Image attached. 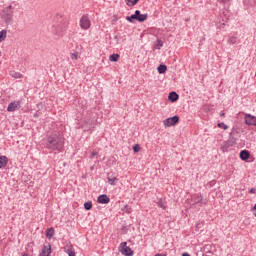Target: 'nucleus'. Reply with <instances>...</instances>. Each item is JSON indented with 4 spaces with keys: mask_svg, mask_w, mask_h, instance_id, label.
<instances>
[{
    "mask_svg": "<svg viewBox=\"0 0 256 256\" xmlns=\"http://www.w3.org/2000/svg\"><path fill=\"white\" fill-rule=\"evenodd\" d=\"M84 209L85 211H91V209H93V202L92 201L85 202Z\"/></svg>",
    "mask_w": 256,
    "mask_h": 256,
    "instance_id": "obj_26",
    "label": "nucleus"
},
{
    "mask_svg": "<svg viewBox=\"0 0 256 256\" xmlns=\"http://www.w3.org/2000/svg\"><path fill=\"white\" fill-rule=\"evenodd\" d=\"M228 43L230 45H237V43H239V38H237L236 36H230L228 38Z\"/></svg>",
    "mask_w": 256,
    "mask_h": 256,
    "instance_id": "obj_23",
    "label": "nucleus"
},
{
    "mask_svg": "<svg viewBox=\"0 0 256 256\" xmlns=\"http://www.w3.org/2000/svg\"><path fill=\"white\" fill-rule=\"evenodd\" d=\"M220 117H225V112H221Z\"/></svg>",
    "mask_w": 256,
    "mask_h": 256,
    "instance_id": "obj_38",
    "label": "nucleus"
},
{
    "mask_svg": "<svg viewBox=\"0 0 256 256\" xmlns=\"http://www.w3.org/2000/svg\"><path fill=\"white\" fill-rule=\"evenodd\" d=\"M10 75H11L14 79H23V74H21V72L10 71Z\"/></svg>",
    "mask_w": 256,
    "mask_h": 256,
    "instance_id": "obj_24",
    "label": "nucleus"
},
{
    "mask_svg": "<svg viewBox=\"0 0 256 256\" xmlns=\"http://www.w3.org/2000/svg\"><path fill=\"white\" fill-rule=\"evenodd\" d=\"M132 149L134 153H139V151H141V145L135 144Z\"/></svg>",
    "mask_w": 256,
    "mask_h": 256,
    "instance_id": "obj_31",
    "label": "nucleus"
},
{
    "mask_svg": "<svg viewBox=\"0 0 256 256\" xmlns=\"http://www.w3.org/2000/svg\"><path fill=\"white\" fill-rule=\"evenodd\" d=\"M239 156L242 161H247L251 157V153L248 150H241Z\"/></svg>",
    "mask_w": 256,
    "mask_h": 256,
    "instance_id": "obj_17",
    "label": "nucleus"
},
{
    "mask_svg": "<svg viewBox=\"0 0 256 256\" xmlns=\"http://www.w3.org/2000/svg\"><path fill=\"white\" fill-rule=\"evenodd\" d=\"M119 54H112L109 56V60L112 62V63H117L119 61Z\"/></svg>",
    "mask_w": 256,
    "mask_h": 256,
    "instance_id": "obj_27",
    "label": "nucleus"
},
{
    "mask_svg": "<svg viewBox=\"0 0 256 256\" xmlns=\"http://www.w3.org/2000/svg\"><path fill=\"white\" fill-rule=\"evenodd\" d=\"M157 71L160 75H163L164 73H167V65L160 64L157 68Z\"/></svg>",
    "mask_w": 256,
    "mask_h": 256,
    "instance_id": "obj_20",
    "label": "nucleus"
},
{
    "mask_svg": "<svg viewBox=\"0 0 256 256\" xmlns=\"http://www.w3.org/2000/svg\"><path fill=\"white\" fill-rule=\"evenodd\" d=\"M137 16H136V21L139 23H143L144 21H147V18L149 17L148 14H141V11L136 10Z\"/></svg>",
    "mask_w": 256,
    "mask_h": 256,
    "instance_id": "obj_14",
    "label": "nucleus"
},
{
    "mask_svg": "<svg viewBox=\"0 0 256 256\" xmlns=\"http://www.w3.org/2000/svg\"><path fill=\"white\" fill-rule=\"evenodd\" d=\"M163 47V41L157 40L156 49H161Z\"/></svg>",
    "mask_w": 256,
    "mask_h": 256,
    "instance_id": "obj_33",
    "label": "nucleus"
},
{
    "mask_svg": "<svg viewBox=\"0 0 256 256\" xmlns=\"http://www.w3.org/2000/svg\"><path fill=\"white\" fill-rule=\"evenodd\" d=\"M253 211H256V203H255V205H254V207H253Z\"/></svg>",
    "mask_w": 256,
    "mask_h": 256,
    "instance_id": "obj_39",
    "label": "nucleus"
},
{
    "mask_svg": "<svg viewBox=\"0 0 256 256\" xmlns=\"http://www.w3.org/2000/svg\"><path fill=\"white\" fill-rule=\"evenodd\" d=\"M7 163H9V159L7 156H0V169H3V167H7Z\"/></svg>",
    "mask_w": 256,
    "mask_h": 256,
    "instance_id": "obj_18",
    "label": "nucleus"
},
{
    "mask_svg": "<svg viewBox=\"0 0 256 256\" xmlns=\"http://www.w3.org/2000/svg\"><path fill=\"white\" fill-rule=\"evenodd\" d=\"M13 11H14V8L11 5L3 9L2 19H4L5 23H11V21H13Z\"/></svg>",
    "mask_w": 256,
    "mask_h": 256,
    "instance_id": "obj_3",
    "label": "nucleus"
},
{
    "mask_svg": "<svg viewBox=\"0 0 256 256\" xmlns=\"http://www.w3.org/2000/svg\"><path fill=\"white\" fill-rule=\"evenodd\" d=\"M81 129H83V131H91L92 129H95V119L92 117L85 118L81 125Z\"/></svg>",
    "mask_w": 256,
    "mask_h": 256,
    "instance_id": "obj_4",
    "label": "nucleus"
},
{
    "mask_svg": "<svg viewBox=\"0 0 256 256\" xmlns=\"http://www.w3.org/2000/svg\"><path fill=\"white\" fill-rule=\"evenodd\" d=\"M237 145V140L231 136L225 141L221 147L222 151H227L230 147H235Z\"/></svg>",
    "mask_w": 256,
    "mask_h": 256,
    "instance_id": "obj_8",
    "label": "nucleus"
},
{
    "mask_svg": "<svg viewBox=\"0 0 256 256\" xmlns=\"http://www.w3.org/2000/svg\"><path fill=\"white\" fill-rule=\"evenodd\" d=\"M217 127H219L220 129H224V131H227V129H229V126H227L225 123L220 122L217 124Z\"/></svg>",
    "mask_w": 256,
    "mask_h": 256,
    "instance_id": "obj_30",
    "label": "nucleus"
},
{
    "mask_svg": "<svg viewBox=\"0 0 256 256\" xmlns=\"http://www.w3.org/2000/svg\"><path fill=\"white\" fill-rule=\"evenodd\" d=\"M117 181H119V179H117V177H115V176H108V183H109V185H117Z\"/></svg>",
    "mask_w": 256,
    "mask_h": 256,
    "instance_id": "obj_25",
    "label": "nucleus"
},
{
    "mask_svg": "<svg viewBox=\"0 0 256 256\" xmlns=\"http://www.w3.org/2000/svg\"><path fill=\"white\" fill-rule=\"evenodd\" d=\"M78 57H79V53L78 52H74V53L71 54V59L73 61H77Z\"/></svg>",
    "mask_w": 256,
    "mask_h": 256,
    "instance_id": "obj_32",
    "label": "nucleus"
},
{
    "mask_svg": "<svg viewBox=\"0 0 256 256\" xmlns=\"http://www.w3.org/2000/svg\"><path fill=\"white\" fill-rule=\"evenodd\" d=\"M65 253H67L68 256H75V249H73V246H67L65 247Z\"/></svg>",
    "mask_w": 256,
    "mask_h": 256,
    "instance_id": "obj_21",
    "label": "nucleus"
},
{
    "mask_svg": "<svg viewBox=\"0 0 256 256\" xmlns=\"http://www.w3.org/2000/svg\"><path fill=\"white\" fill-rule=\"evenodd\" d=\"M137 3H139V0H126V5H128V7H135Z\"/></svg>",
    "mask_w": 256,
    "mask_h": 256,
    "instance_id": "obj_28",
    "label": "nucleus"
},
{
    "mask_svg": "<svg viewBox=\"0 0 256 256\" xmlns=\"http://www.w3.org/2000/svg\"><path fill=\"white\" fill-rule=\"evenodd\" d=\"M19 109H21V101H13L7 107V111L9 113H13V111H19Z\"/></svg>",
    "mask_w": 256,
    "mask_h": 256,
    "instance_id": "obj_9",
    "label": "nucleus"
},
{
    "mask_svg": "<svg viewBox=\"0 0 256 256\" xmlns=\"http://www.w3.org/2000/svg\"><path fill=\"white\" fill-rule=\"evenodd\" d=\"M119 251L122 253V255L125 256H133V250L131 247L127 246V242H122L119 246Z\"/></svg>",
    "mask_w": 256,
    "mask_h": 256,
    "instance_id": "obj_5",
    "label": "nucleus"
},
{
    "mask_svg": "<svg viewBox=\"0 0 256 256\" xmlns=\"http://www.w3.org/2000/svg\"><path fill=\"white\" fill-rule=\"evenodd\" d=\"M56 19H58V24L52 26V33L58 37H63L67 27H69V22L67 19H63L62 16H56Z\"/></svg>",
    "mask_w": 256,
    "mask_h": 256,
    "instance_id": "obj_2",
    "label": "nucleus"
},
{
    "mask_svg": "<svg viewBox=\"0 0 256 256\" xmlns=\"http://www.w3.org/2000/svg\"><path fill=\"white\" fill-rule=\"evenodd\" d=\"M229 0H220V3H227Z\"/></svg>",
    "mask_w": 256,
    "mask_h": 256,
    "instance_id": "obj_37",
    "label": "nucleus"
},
{
    "mask_svg": "<svg viewBox=\"0 0 256 256\" xmlns=\"http://www.w3.org/2000/svg\"><path fill=\"white\" fill-rule=\"evenodd\" d=\"M158 207H160L161 209H164V210L166 209L165 204H163V202H161V201L158 203Z\"/></svg>",
    "mask_w": 256,
    "mask_h": 256,
    "instance_id": "obj_34",
    "label": "nucleus"
},
{
    "mask_svg": "<svg viewBox=\"0 0 256 256\" xmlns=\"http://www.w3.org/2000/svg\"><path fill=\"white\" fill-rule=\"evenodd\" d=\"M165 127H174L179 123V116L175 115L173 117H169L163 121Z\"/></svg>",
    "mask_w": 256,
    "mask_h": 256,
    "instance_id": "obj_7",
    "label": "nucleus"
},
{
    "mask_svg": "<svg viewBox=\"0 0 256 256\" xmlns=\"http://www.w3.org/2000/svg\"><path fill=\"white\" fill-rule=\"evenodd\" d=\"M80 27L81 29H84L87 31L89 27H91V20H89V15H83L80 19Z\"/></svg>",
    "mask_w": 256,
    "mask_h": 256,
    "instance_id": "obj_6",
    "label": "nucleus"
},
{
    "mask_svg": "<svg viewBox=\"0 0 256 256\" xmlns=\"http://www.w3.org/2000/svg\"><path fill=\"white\" fill-rule=\"evenodd\" d=\"M193 205L201 203L202 205H207V199L203 198V195H194L192 198Z\"/></svg>",
    "mask_w": 256,
    "mask_h": 256,
    "instance_id": "obj_11",
    "label": "nucleus"
},
{
    "mask_svg": "<svg viewBox=\"0 0 256 256\" xmlns=\"http://www.w3.org/2000/svg\"><path fill=\"white\" fill-rule=\"evenodd\" d=\"M249 193L255 194V193H256V189H255V188H251V189L249 190Z\"/></svg>",
    "mask_w": 256,
    "mask_h": 256,
    "instance_id": "obj_35",
    "label": "nucleus"
},
{
    "mask_svg": "<svg viewBox=\"0 0 256 256\" xmlns=\"http://www.w3.org/2000/svg\"><path fill=\"white\" fill-rule=\"evenodd\" d=\"M97 203H100V205H107L108 203H111V198H109L107 194H102L98 196Z\"/></svg>",
    "mask_w": 256,
    "mask_h": 256,
    "instance_id": "obj_12",
    "label": "nucleus"
},
{
    "mask_svg": "<svg viewBox=\"0 0 256 256\" xmlns=\"http://www.w3.org/2000/svg\"><path fill=\"white\" fill-rule=\"evenodd\" d=\"M54 235H55V229H54L53 227L48 228V229L46 230V237H47L48 239L53 238Z\"/></svg>",
    "mask_w": 256,
    "mask_h": 256,
    "instance_id": "obj_22",
    "label": "nucleus"
},
{
    "mask_svg": "<svg viewBox=\"0 0 256 256\" xmlns=\"http://www.w3.org/2000/svg\"><path fill=\"white\" fill-rule=\"evenodd\" d=\"M63 147V139H61L59 135L51 134L47 137L46 148H48L50 151H57V153H60V151H63Z\"/></svg>",
    "mask_w": 256,
    "mask_h": 256,
    "instance_id": "obj_1",
    "label": "nucleus"
},
{
    "mask_svg": "<svg viewBox=\"0 0 256 256\" xmlns=\"http://www.w3.org/2000/svg\"><path fill=\"white\" fill-rule=\"evenodd\" d=\"M168 100L171 103H177V101H179V94H177V92H170L168 95Z\"/></svg>",
    "mask_w": 256,
    "mask_h": 256,
    "instance_id": "obj_15",
    "label": "nucleus"
},
{
    "mask_svg": "<svg viewBox=\"0 0 256 256\" xmlns=\"http://www.w3.org/2000/svg\"><path fill=\"white\" fill-rule=\"evenodd\" d=\"M5 39H7V30H1L0 31V43L2 41H5Z\"/></svg>",
    "mask_w": 256,
    "mask_h": 256,
    "instance_id": "obj_29",
    "label": "nucleus"
},
{
    "mask_svg": "<svg viewBox=\"0 0 256 256\" xmlns=\"http://www.w3.org/2000/svg\"><path fill=\"white\" fill-rule=\"evenodd\" d=\"M244 121L249 126L256 127V117L251 114H245Z\"/></svg>",
    "mask_w": 256,
    "mask_h": 256,
    "instance_id": "obj_10",
    "label": "nucleus"
},
{
    "mask_svg": "<svg viewBox=\"0 0 256 256\" xmlns=\"http://www.w3.org/2000/svg\"><path fill=\"white\" fill-rule=\"evenodd\" d=\"M51 255V243H46L43 245L42 252L39 256H49Z\"/></svg>",
    "mask_w": 256,
    "mask_h": 256,
    "instance_id": "obj_13",
    "label": "nucleus"
},
{
    "mask_svg": "<svg viewBox=\"0 0 256 256\" xmlns=\"http://www.w3.org/2000/svg\"><path fill=\"white\" fill-rule=\"evenodd\" d=\"M137 15H139V12H135L131 16H127L126 20L129 21V23H135V21H137Z\"/></svg>",
    "mask_w": 256,
    "mask_h": 256,
    "instance_id": "obj_19",
    "label": "nucleus"
},
{
    "mask_svg": "<svg viewBox=\"0 0 256 256\" xmlns=\"http://www.w3.org/2000/svg\"><path fill=\"white\" fill-rule=\"evenodd\" d=\"M229 137H233V139H236V141H239V138L241 137V135L239 134V129L233 127Z\"/></svg>",
    "mask_w": 256,
    "mask_h": 256,
    "instance_id": "obj_16",
    "label": "nucleus"
},
{
    "mask_svg": "<svg viewBox=\"0 0 256 256\" xmlns=\"http://www.w3.org/2000/svg\"><path fill=\"white\" fill-rule=\"evenodd\" d=\"M92 155H93V156L97 155V152H93Z\"/></svg>",
    "mask_w": 256,
    "mask_h": 256,
    "instance_id": "obj_40",
    "label": "nucleus"
},
{
    "mask_svg": "<svg viewBox=\"0 0 256 256\" xmlns=\"http://www.w3.org/2000/svg\"><path fill=\"white\" fill-rule=\"evenodd\" d=\"M154 256H167V254H161V253H157L156 255Z\"/></svg>",
    "mask_w": 256,
    "mask_h": 256,
    "instance_id": "obj_36",
    "label": "nucleus"
}]
</instances>
